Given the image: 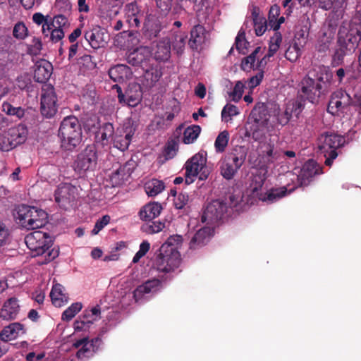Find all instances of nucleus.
<instances>
[{"label":"nucleus","instance_id":"nucleus-10","mask_svg":"<svg viewBox=\"0 0 361 361\" xmlns=\"http://www.w3.org/2000/svg\"><path fill=\"white\" fill-rule=\"evenodd\" d=\"M58 99L53 86L44 85L41 94V112L47 118L53 117L58 110Z\"/></svg>","mask_w":361,"mask_h":361},{"label":"nucleus","instance_id":"nucleus-58","mask_svg":"<svg viewBox=\"0 0 361 361\" xmlns=\"http://www.w3.org/2000/svg\"><path fill=\"white\" fill-rule=\"evenodd\" d=\"M13 36L17 39H24L27 35V29L23 23L15 25L13 31Z\"/></svg>","mask_w":361,"mask_h":361},{"label":"nucleus","instance_id":"nucleus-4","mask_svg":"<svg viewBox=\"0 0 361 361\" xmlns=\"http://www.w3.org/2000/svg\"><path fill=\"white\" fill-rule=\"evenodd\" d=\"M166 245H161L159 253L156 257L152 268L151 269L152 275L157 271L160 275L169 273L177 269L181 262L180 255L179 252H169L166 250Z\"/></svg>","mask_w":361,"mask_h":361},{"label":"nucleus","instance_id":"nucleus-27","mask_svg":"<svg viewBox=\"0 0 361 361\" xmlns=\"http://www.w3.org/2000/svg\"><path fill=\"white\" fill-rule=\"evenodd\" d=\"M33 207L19 205L16 207L13 216L16 222L23 228L29 230L30 219L32 217Z\"/></svg>","mask_w":361,"mask_h":361},{"label":"nucleus","instance_id":"nucleus-28","mask_svg":"<svg viewBox=\"0 0 361 361\" xmlns=\"http://www.w3.org/2000/svg\"><path fill=\"white\" fill-rule=\"evenodd\" d=\"M126 18L130 26L137 27L143 18V13L135 3L126 5L125 8Z\"/></svg>","mask_w":361,"mask_h":361},{"label":"nucleus","instance_id":"nucleus-44","mask_svg":"<svg viewBox=\"0 0 361 361\" xmlns=\"http://www.w3.org/2000/svg\"><path fill=\"white\" fill-rule=\"evenodd\" d=\"M170 45L166 40L161 41L156 45V50L152 53L157 61H166L170 57Z\"/></svg>","mask_w":361,"mask_h":361},{"label":"nucleus","instance_id":"nucleus-56","mask_svg":"<svg viewBox=\"0 0 361 361\" xmlns=\"http://www.w3.org/2000/svg\"><path fill=\"white\" fill-rule=\"evenodd\" d=\"M150 248V244L148 241L144 240L140 245L139 250L135 253L133 258L132 262L135 264L137 263L140 259L143 257L149 251Z\"/></svg>","mask_w":361,"mask_h":361},{"label":"nucleus","instance_id":"nucleus-5","mask_svg":"<svg viewBox=\"0 0 361 361\" xmlns=\"http://www.w3.org/2000/svg\"><path fill=\"white\" fill-rule=\"evenodd\" d=\"M302 109V102L299 99L288 100L283 108L277 104H273L269 111L271 117L281 126H286L293 115L298 116Z\"/></svg>","mask_w":361,"mask_h":361},{"label":"nucleus","instance_id":"nucleus-22","mask_svg":"<svg viewBox=\"0 0 361 361\" xmlns=\"http://www.w3.org/2000/svg\"><path fill=\"white\" fill-rule=\"evenodd\" d=\"M85 37L93 49L104 47L109 39L107 33L100 27H94L86 32Z\"/></svg>","mask_w":361,"mask_h":361},{"label":"nucleus","instance_id":"nucleus-38","mask_svg":"<svg viewBox=\"0 0 361 361\" xmlns=\"http://www.w3.org/2000/svg\"><path fill=\"white\" fill-rule=\"evenodd\" d=\"M151 56H152V52L149 47H141L129 54L128 61L133 63V65H139L142 64Z\"/></svg>","mask_w":361,"mask_h":361},{"label":"nucleus","instance_id":"nucleus-48","mask_svg":"<svg viewBox=\"0 0 361 361\" xmlns=\"http://www.w3.org/2000/svg\"><path fill=\"white\" fill-rule=\"evenodd\" d=\"M183 243V237L179 235H173L170 236L166 243L162 245H166V250L169 252H179L178 249Z\"/></svg>","mask_w":361,"mask_h":361},{"label":"nucleus","instance_id":"nucleus-31","mask_svg":"<svg viewBox=\"0 0 361 361\" xmlns=\"http://www.w3.org/2000/svg\"><path fill=\"white\" fill-rule=\"evenodd\" d=\"M281 42V34L279 32H276L270 39L268 52L262 57L259 61V66H266L267 63L270 61V58L279 50Z\"/></svg>","mask_w":361,"mask_h":361},{"label":"nucleus","instance_id":"nucleus-20","mask_svg":"<svg viewBox=\"0 0 361 361\" xmlns=\"http://www.w3.org/2000/svg\"><path fill=\"white\" fill-rule=\"evenodd\" d=\"M322 173V169L314 160H309L305 163L299 173L297 175L298 183L300 186L310 183L314 176Z\"/></svg>","mask_w":361,"mask_h":361},{"label":"nucleus","instance_id":"nucleus-40","mask_svg":"<svg viewBox=\"0 0 361 361\" xmlns=\"http://www.w3.org/2000/svg\"><path fill=\"white\" fill-rule=\"evenodd\" d=\"M75 188L67 183L61 184L55 192V200L59 204L70 201Z\"/></svg>","mask_w":361,"mask_h":361},{"label":"nucleus","instance_id":"nucleus-49","mask_svg":"<svg viewBox=\"0 0 361 361\" xmlns=\"http://www.w3.org/2000/svg\"><path fill=\"white\" fill-rule=\"evenodd\" d=\"M2 111L6 114L14 116L18 118H21L25 114V111L21 107H14L8 102H4L2 104Z\"/></svg>","mask_w":361,"mask_h":361},{"label":"nucleus","instance_id":"nucleus-21","mask_svg":"<svg viewBox=\"0 0 361 361\" xmlns=\"http://www.w3.org/2000/svg\"><path fill=\"white\" fill-rule=\"evenodd\" d=\"M301 90L306 98L311 102H314L322 93V86L315 83L309 76H305L301 82Z\"/></svg>","mask_w":361,"mask_h":361},{"label":"nucleus","instance_id":"nucleus-26","mask_svg":"<svg viewBox=\"0 0 361 361\" xmlns=\"http://www.w3.org/2000/svg\"><path fill=\"white\" fill-rule=\"evenodd\" d=\"M25 333V327L23 324L15 322L4 327L0 333L1 341L7 342L14 340Z\"/></svg>","mask_w":361,"mask_h":361},{"label":"nucleus","instance_id":"nucleus-54","mask_svg":"<svg viewBox=\"0 0 361 361\" xmlns=\"http://www.w3.org/2000/svg\"><path fill=\"white\" fill-rule=\"evenodd\" d=\"M161 73L157 69L152 68L145 72L144 77L146 79L148 86L153 85L160 78Z\"/></svg>","mask_w":361,"mask_h":361},{"label":"nucleus","instance_id":"nucleus-39","mask_svg":"<svg viewBox=\"0 0 361 361\" xmlns=\"http://www.w3.org/2000/svg\"><path fill=\"white\" fill-rule=\"evenodd\" d=\"M207 38V32L203 26L197 25L195 26L190 32V39L189 43L190 46L197 49L198 46L203 44Z\"/></svg>","mask_w":361,"mask_h":361},{"label":"nucleus","instance_id":"nucleus-57","mask_svg":"<svg viewBox=\"0 0 361 361\" xmlns=\"http://www.w3.org/2000/svg\"><path fill=\"white\" fill-rule=\"evenodd\" d=\"M307 38V28L306 27H301L296 31L294 39L293 41L297 42L300 46L305 47Z\"/></svg>","mask_w":361,"mask_h":361},{"label":"nucleus","instance_id":"nucleus-33","mask_svg":"<svg viewBox=\"0 0 361 361\" xmlns=\"http://www.w3.org/2000/svg\"><path fill=\"white\" fill-rule=\"evenodd\" d=\"M115 132L114 128L111 123H104L100 127L96 134V142L101 144L102 146H107L112 144L111 139L114 137Z\"/></svg>","mask_w":361,"mask_h":361},{"label":"nucleus","instance_id":"nucleus-60","mask_svg":"<svg viewBox=\"0 0 361 361\" xmlns=\"http://www.w3.org/2000/svg\"><path fill=\"white\" fill-rule=\"evenodd\" d=\"M110 221V216L108 215L104 216L99 219L95 224L94 228L92 231L93 235H97L104 226H106Z\"/></svg>","mask_w":361,"mask_h":361},{"label":"nucleus","instance_id":"nucleus-19","mask_svg":"<svg viewBox=\"0 0 361 361\" xmlns=\"http://www.w3.org/2000/svg\"><path fill=\"white\" fill-rule=\"evenodd\" d=\"M101 340L99 338H95L91 341L87 338H83L75 341L73 346L78 349L76 356L79 360H84L91 357L94 353L97 350L100 344Z\"/></svg>","mask_w":361,"mask_h":361},{"label":"nucleus","instance_id":"nucleus-36","mask_svg":"<svg viewBox=\"0 0 361 361\" xmlns=\"http://www.w3.org/2000/svg\"><path fill=\"white\" fill-rule=\"evenodd\" d=\"M162 210L161 205L158 202H149L143 206L139 212L140 219L143 221H151L157 218Z\"/></svg>","mask_w":361,"mask_h":361},{"label":"nucleus","instance_id":"nucleus-32","mask_svg":"<svg viewBox=\"0 0 361 361\" xmlns=\"http://www.w3.org/2000/svg\"><path fill=\"white\" fill-rule=\"evenodd\" d=\"M20 310L18 300L15 298L8 299L4 304L0 316L4 319L11 320L16 318Z\"/></svg>","mask_w":361,"mask_h":361},{"label":"nucleus","instance_id":"nucleus-15","mask_svg":"<svg viewBox=\"0 0 361 361\" xmlns=\"http://www.w3.org/2000/svg\"><path fill=\"white\" fill-rule=\"evenodd\" d=\"M350 96L342 91L335 92L329 103L328 112L332 115L341 116L349 111Z\"/></svg>","mask_w":361,"mask_h":361},{"label":"nucleus","instance_id":"nucleus-41","mask_svg":"<svg viewBox=\"0 0 361 361\" xmlns=\"http://www.w3.org/2000/svg\"><path fill=\"white\" fill-rule=\"evenodd\" d=\"M130 174V169L127 165L121 166L110 176L112 185L116 186L123 184L128 180Z\"/></svg>","mask_w":361,"mask_h":361},{"label":"nucleus","instance_id":"nucleus-51","mask_svg":"<svg viewBox=\"0 0 361 361\" xmlns=\"http://www.w3.org/2000/svg\"><path fill=\"white\" fill-rule=\"evenodd\" d=\"M229 134L228 131L224 130L217 136L214 146L217 152H223L228 145Z\"/></svg>","mask_w":361,"mask_h":361},{"label":"nucleus","instance_id":"nucleus-50","mask_svg":"<svg viewBox=\"0 0 361 361\" xmlns=\"http://www.w3.org/2000/svg\"><path fill=\"white\" fill-rule=\"evenodd\" d=\"M238 114L239 111L237 106L228 104L224 107L221 111V118L224 121L228 122L232 120L233 116H237Z\"/></svg>","mask_w":361,"mask_h":361},{"label":"nucleus","instance_id":"nucleus-59","mask_svg":"<svg viewBox=\"0 0 361 361\" xmlns=\"http://www.w3.org/2000/svg\"><path fill=\"white\" fill-rule=\"evenodd\" d=\"M352 97V102L355 105L361 106V81L357 82L354 86Z\"/></svg>","mask_w":361,"mask_h":361},{"label":"nucleus","instance_id":"nucleus-9","mask_svg":"<svg viewBox=\"0 0 361 361\" xmlns=\"http://www.w3.org/2000/svg\"><path fill=\"white\" fill-rule=\"evenodd\" d=\"M97 161V155L94 146L87 147L80 154L74 163L75 171L82 175L87 171H92Z\"/></svg>","mask_w":361,"mask_h":361},{"label":"nucleus","instance_id":"nucleus-13","mask_svg":"<svg viewBox=\"0 0 361 361\" xmlns=\"http://www.w3.org/2000/svg\"><path fill=\"white\" fill-rule=\"evenodd\" d=\"M244 156L236 152L228 154L221 162V174L226 179L233 177L244 162Z\"/></svg>","mask_w":361,"mask_h":361},{"label":"nucleus","instance_id":"nucleus-37","mask_svg":"<svg viewBox=\"0 0 361 361\" xmlns=\"http://www.w3.org/2000/svg\"><path fill=\"white\" fill-rule=\"evenodd\" d=\"M47 219L48 215L46 212L42 209L33 207L32 217L30 219L29 230L42 228L47 223Z\"/></svg>","mask_w":361,"mask_h":361},{"label":"nucleus","instance_id":"nucleus-42","mask_svg":"<svg viewBox=\"0 0 361 361\" xmlns=\"http://www.w3.org/2000/svg\"><path fill=\"white\" fill-rule=\"evenodd\" d=\"M334 37V32L332 28L326 26L323 27L319 34L318 43L319 51H324L327 49Z\"/></svg>","mask_w":361,"mask_h":361},{"label":"nucleus","instance_id":"nucleus-23","mask_svg":"<svg viewBox=\"0 0 361 361\" xmlns=\"http://www.w3.org/2000/svg\"><path fill=\"white\" fill-rule=\"evenodd\" d=\"M264 48L257 47L252 54L242 61V69L245 71H249L251 69H263L265 66H259V61L264 54Z\"/></svg>","mask_w":361,"mask_h":361},{"label":"nucleus","instance_id":"nucleus-8","mask_svg":"<svg viewBox=\"0 0 361 361\" xmlns=\"http://www.w3.org/2000/svg\"><path fill=\"white\" fill-rule=\"evenodd\" d=\"M344 27L346 29L344 38L348 43L345 45V48L349 51H354L361 39V15L355 16L348 24L343 25L339 31Z\"/></svg>","mask_w":361,"mask_h":361},{"label":"nucleus","instance_id":"nucleus-6","mask_svg":"<svg viewBox=\"0 0 361 361\" xmlns=\"http://www.w3.org/2000/svg\"><path fill=\"white\" fill-rule=\"evenodd\" d=\"M319 147L326 157L325 164L331 166L338 153L336 149L345 142V139L341 135L334 133H324L319 137Z\"/></svg>","mask_w":361,"mask_h":361},{"label":"nucleus","instance_id":"nucleus-63","mask_svg":"<svg viewBox=\"0 0 361 361\" xmlns=\"http://www.w3.org/2000/svg\"><path fill=\"white\" fill-rule=\"evenodd\" d=\"M280 15V8L277 5H274L271 7L269 12L268 21L269 25L271 26L279 18Z\"/></svg>","mask_w":361,"mask_h":361},{"label":"nucleus","instance_id":"nucleus-7","mask_svg":"<svg viewBox=\"0 0 361 361\" xmlns=\"http://www.w3.org/2000/svg\"><path fill=\"white\" fill-rule=\"evenodd\" d=\"M25 242L28 249L35 252V255H41L50 248L53 240L47 233L37 231L27 235Z\"/></svg>","mask_w":361,"mask_h":361},{"label":"nucleus","instance_id":"nucleus-61","mask_svg":"<svg viewBox=\"0 0 361 361\" xmlns=\"http://www.w3.org/2000/svg\"><path fill=\"white\" fill-rule=\"evenodd\" d=\"M54 8L60 12H68L71 9V4L68 0H56Z\"/></svg>","mask_w":361,"mask_h":361},{"label":"nucleus","instance_id":"nucleus-3","mask_svg":"<svg viewBox=\"0 0 361 361\" xmlns=\"http://www.w3.org/2000/svg\"><path fill=\"white\" fill-rule=\"evenodd\" d=\"M207 154L205 152H200L188 159L185 164V183L189 185L192 183L197 177L200 180H206L210 170L207 166Z\"/></svg>","mask_w":361,"mask_h":361},{"label":"nucleus","instance_id":"nucleus-1","mask_svg":"<svg viewBox=\"0 0 361 361\" xmlns=\"http://www.w3.org/2000/svg\"><path fill=\"white\" fill-rule=\"evenodd\" d=\"M264 178L262 176H255L246 195H232L230 197L231 208L235 212L246 210L250 205L254 203L255 199L269 203L278 201L294 190V188L287 189L286 187L272 188L264 192Z\"/></svg>","mask_w":361,"mask_h":361},{"label":"nucleus","instance_id":"nucleus-45","mask_svg":"<svg viewBox=\"0 0 361 361\" xmlns=\"http://www.w3.org/2000/svg\"><path fill=\"white\" fill-rule=\"evenodd\" d=\"M201 128L197 125H192L186 128L183 132L182 141L184 144L193 143L199 137Z\"/></svg>","mask_w":361,"mask_h":361},{"label":"nucleus","instance_id":"nucleus-43","mask_svg":"<svg viewBox=\"0 0 361 361\" xmlns=\"http://www.w3.org/2000/svg\"><path fill=\"white\" fill-rule=\"evenodd\" d=\"M165 188V184L162 180L152 178L145 184V190L148 196L154 197L161 193Z\"/></svg>","mask_w":361,"mask_h":361},{"label":"nucleus","instance_id":"nucleus-17","mask_svg":"<svg viewBox=\"0 0 361 361\" xmlns=\"http://www.w3.org/2000/svg\"><path fill=\"white\" fill-rule=\"evenodd\" d=\"M162 275L158 274L157 276L149 279L139 286L133 293L135 301L140 302L145 299L147 295L153 294L159 290L162 287Z\"/></svg>","mask_w":361,"mask_h":361},{"label":"nucleus","instance_id":"nucleus-55","mask_svg":"<svg viewBox=\"0 0 361 361\" xmlns=\"http://www.w3.org/2000/svg\"><path fill=\"white\" fill-rule=\"evenodd\" d=\"M245 84L242 81H238L230 94L231 99L234 102H238L244 92Z\"/></svg>","mask_w":361,"mask_h":361},{"label":"nucleus","instance_id":"nucleus-12","mask_svg":"<svg viewBox=\"0 0 361 361\" xmlns=\"http://www.w3.org/2000/svg\"><path fill=\"white\" fill-rule=\"evenodd\" d=\"M117 90L119 103L129 106H136L142 99L141 87L137 83L129 84L126 93L123 94L121 87L116 85L114 86Z\"/></svg>","mask_w":361,"mask_h":361},{"label":"nucleus","instance_id":"nucleus-52","mask_svg":"<svg viewBox=\"0 0 361 361\" xmlns=\"http://www.w3.org/2000/svg\"><path fill=\"white\" fill-rule=\"evenodd\" d=\"M188 35L185 32H178L176 34L173 42V47L177 53H181L185 47Z\"/></svg>","mask_w":361,"mask_h":361},{"label":"nucleus","instance_id":"nucleus-46","mask_svg":"<svg viewBox=\"0 0 361 361\" xmlns=\"http://www.w3.org/2000/svg\"><path fill=\"white\" fill-rule=\"evenodd\" d=\"M303 48V46H300L298 43L293 41V43L286 51V58L291 62L296 61L301 56Z\"/></svg>","mask_w":361,"mask_h":361},{"label":"nucleus","instance_id":"nucleus-24","mask_svg":"<svg viewBox=\"0 0 361 361\" xmlns=\"http://www.w3.org/2000/svg\"><path fill=\"white\" fill-rule=\"evenodd\" d=\"M53 66L50 62L42 59L37 61L34 66V78L38 82H45L51 77Z\"/></svg>","mask_w":361,"mask_h":361},{"label":"nucleus","instance_id":"nucleus-14","mask_svg":"<svg viewBox=\"0 0 361 361\" xmlns=\"http://www.w3.org/2000/svg\"><path fill=\"white\" fill-rule=\"evenodd\" d=\"M226 212L227 207L222 201L213 200L204 209L202 221L207 224L213 225L221 219Z\"/></svg>","mask_w":361,"mask_h":361},{"label":"nucleus","instance_id":"nucleus-53","mask_svg":"<svg viewBox=\"0 0 361 361\" xmlns=\"http://www.w3.org/2000/svg\"><path fill=\"white\" fill-rule=\"evenodd\" d=\"M52 23L54 27L66 30L70 26V23L68 18L64 15H57L53 18Z\"/></svg>","mask_w":361,"mask_h":361},{"label":"nucleus","instance_id":"nucleus-62","mask_svg":"<svg viewBox=\"0 0 361 361\" xmlns=\"http://www.w3.org/2000/svg\"><path fill=\"white\" fill-rule=\"evenodd\" d=\"M254 27H255V33L257 36L262 35L267 30V25H266L264 19H263V18L255 19L254 20Z\"/></svg>","mask_w":361,"mask_h":361},{"label":"nucleus","instance_id":"nucleus-30","mask_svg":"<svg viewBox=\"0 0 361 361\" xmlns=\"http://www.w3.org/2000/svg\"><path fill=\"white\" fill-rule=\"evenodd\" d=\"M346 32V29L344 27L341 29L338 32V42H339V48L336 49L332 59V65L334 66H337L341 65L343 61L344 56L353 53V51H349L345 46L347 43L345 39L344 38V34Z\"/></svg>","mask_w":361,"mask_h":361},{"label":"nucleus","instance_id":"nucleus-25","mask_svg":"<svg viewBox=\"0 0 361 361\" xmlns=\"http://www.w3.org/2000/svg\"><path fill=\"white\" fill-rule=\"evenodd\" d=\"M214 229L211 226H204L197 231L190 242V248L198 249L204 246L212 236Z\"/></svg>","mask_w":361,"mask_h":361},{"label":"nucleus","instance_id":"nucleus-18","mask_svg":"<svg viewBox=\"0 0 361 361\" xmlns=\"http://www.w3.org/2000/svg\"><path fill=\"white\" fill-rule=\"evenodd\" d=\"M281 153L275 148L271 140L261 142L258 148V158L262 166L274 164L281 157Z\"/></svg>","mask_w":361,"mask_h":361},{"label":"nucleus","instance_id":"nucleus-35","mask_svg":"<svg viewBox=\"0 0 361 361\" xmlns=\"http://www.w3.org/2000/svg\"><path fill=\"white\" fill-rule=\"evenodd\" d=\"M7 135L9 137L10 142L14 148L26 140L27 129L23 125H18L10 128Z\"/></svg>","mask_w":361,"mask_h":361},{"label":"nucleus","instance_id":"nucleus-64","mask_svg":"<svg viewBox=\"0 0 361 361\" xmlns=\"http://www.w3.org/2000/svg\"><path fill=\"white\" fill-rule=\"evenodd\" d=\"M188 202V196L183 193H180L174 199V205L177 209H182Z\"/></svg>","mask_w":361,"mask_h":361},{"label":"nucleus","instance_id":"nucleus-34","mask_svg":"<svg viewBox=\"0 0 361 361\" xmlns=\"http://www.w3.org/2000/svg\"><path fill=\"white\" fill-rule=\"evenodd\" d=\"M109 75L114 82H123L131 77L132 71L126 65L118 64L109 69Z\"/></svg>","mask_w":361,"mask_h":361},{"label":"nucleus","instance_id":"nucleus-29","mask_svg":"<svg viewBox=\"0 0 361 361\" xmlns=\"http://www.w3.org/2000/svg\"><path fill=\"white\" fill-rule=\"evenodd\" d=\"M50 298L52 304L56 307L64 306L69 300L65 288L59 283H56L52 286Z\"/></svg>","mask_w":361,"mask_h":361},{"label":"nucleus","instance_id":"nucleus-47","mask_svg":"<svg viewBox=\"0 0 361 361\" xmlns=\"http://www.w3.org/2000/svg\"><path fill=\"white\" fill-rule=\"evenodd\" d=\"M82 308V304L80 302L72 303L67 309H66L62 315L63 321H71Z\"/></svg>","mask_w":361,"mask_h":361},{"label":"nucleus","instance_id":"nucleus-2","mask_svg":"<svg viewBox=\"0 0 361 361\" xmlns=\"http://www.w3.org/2000/svg\"><path fill=\"white\" fill-rule=\"evenodd\" d=\"M59 137L61 147L72 151L81 142L82 130L78 119L73 116L64 118L59 129Z\"/></svg>","mask_w":361,"mask_h":361},{"label":"nucleus","instance_id":"nucleus-16","mask_svg":"<svg viewBox=\"0 0 361 361\" xmlns=\"http://www.w3.org/2000/svg\"><path fill=\"white\" fill-rule=\"evenodd\" d=\"M101 310L99 306L92 307L85 310L82 317L74 322L75 331H86L89 330L94 323L100 319Z\"/></svg>","mask_w":361,"mask_h":361},{"label":"nucleus","instance_id":"nucleus-11","mask_svg":"<svg viewBox=\"0 0 361 361\" xmlns=\"http://www.w3.org/2000/svg\"><path fill=\"white\" fill-rule=\"evenodd\" d=\"M134 133L135 128L130 121L128 120L125 121L122 126L116 129L114 136L111 139L114 147L121 151H124L128 149Z\"/></svg>","mask_w":361,"mask_h":361}]
</instances>
